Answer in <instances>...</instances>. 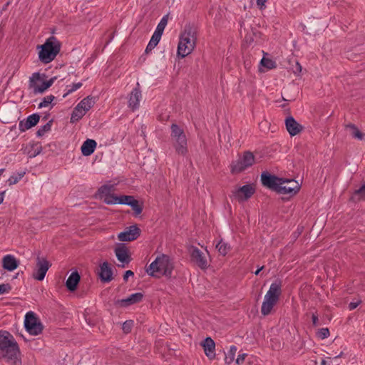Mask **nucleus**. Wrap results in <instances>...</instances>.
<instances>
[{
    "label": "nucleus",
    "instance_id": "nucleus-53",
    "mask_svg": "<svg viewBox=\"0 0 365 365\" xmlns=\"http://www.w3.org/2000/svg\"><path fill=\"white\" fill-rule=\"evenodd\" d=\"M263 268H264V267H263V266H262V267H261L260 268H259L257 270H256V271H255V274L256 275L259 274V273L260 272V271H261V270H262V269H263Z\"/></svg>",
    "mask_w": 365,
    "mask_h": 365
},
{
    "label": "nucleus",
    "instance_id": "nucleus-32",
    "mask_svg": "<svg viewBox=\"0 0 365 365\" xmlns=\"http://www.w3.org/2000/svg\"><path fill=\"white\" fill-rule=\"evenodd\" d=\"M216 248L222 256H225L230 250V245L222 240L216 245Z\"/></svg>",
    "mask_w": 365,
    "mask_h": 365
},
{
    "label": "nucleus",
    "instance_id": "nucleus-36",
    "mask_svg": "<svg viewBox=\"0 0 365 365\" xmlns=\"http://www.w3.org/2000/svg\"><path fill=\"white\" fill-rule=\"evenodd\" d=\"M112 186L104 185L98 189V193L101 199H104L107 195L110 194Z\"/></svg>",
    "mask_w": 365,
    "mask_h": 365
},
{
    "label": "nucleus",
    "instance_id": "nucleus-42",
    "mask_svg": "<svg viewBox=\"0 0 365 365\" xmlns=\"http://www.w3.org/2000/svg\"><path fill=\"white\" fill-rule=\"evenodd\" d=\"M118 204L129 205L135 198L130 195H121L118 197Z\"/></svg>",
    "mask_w": 365,
    "mask_h": 365
},
{
    "label": "nucleus",
    "instance_id": "nucleus-4",
    "mask_svg": "<svg viewBox=\"0 0 365 365\" xmlns=\"http://www.w3.org/2000/svg\"><path fill=\"white\" fill-rule=\"evenodd\" d=\"M281 282L276 281L273 282L264 297V301L261 307V313L264 316L269 315L274 305L279 299L282 293Z\"/></svg>",
    "mask_w": 365,
    "mask_h": 365
},
{
    "label": "nucleus",
    "instance_id": "nucleus-5",
    "mask_svg": "<svg viewBox=\"0 0 365 365\" xmlns=\"http://www.w3.org/2000/svg\"><path fill=\"white\" fill-rule=\"evenodd\" d=\"M41 50L38 52L39 60L43 63L51 62L61 49L60 42L53 36L48 38L46 42L38 46Z\"/></svg>",
    "mask_w": 365,
    "mask_h": 365
},
{
    "label": "nucleus",
    "instance_id": "nucleus-28",
    "mask_svg": "<svg viewBox=\"0 0 365 365\" xmlns=\"http://www.w3.org/2000/svg\"><path fill=\"white\" fill-rule=\"evenodd\" d=\"M351 200L354 201H359L365 200V184L361 185L359 189L354 192Z\"/></svg>",
    "mask_w": 365,
    "mask_h": 365
},
{
    "label": "nucleus",
    "instance_id": "nucleus-48",
    "mask_svg": "<svg viewBox=\"0 0 365 365\" xmlns=\"http://www.w3.org/2000/svg\"><path fill=\"white\" fill-rule=\"evenodd\" d=\"M267 0H257V5L260 10H264L266 8V3Z\"/></svg>",
    "mask_w": 365,
    "mask_h": 365
},
{
    "label": "nucleus",
    "instance_id": "nucleus-45",
    "mask_svg": "<svg viewBox=\"0 0 365 365\" xmlns=\"http://www.w3.org/2000/svg\"><path fill=\"white\" fill-rule=\"evenodd\" d=\"M261 64L269 69L275 67V63L272 60L266 58H263L261 60Z\"/></svg>",
    "mask_w": 365,
    "mask_h": 365
},
{
    "label": "nucleus",
    "instance_id": "nucleus-8",
    "mask_svg": "<svg viewBox=\"0 0 365 365\" xmlns=\"http://www.w3.org/2000/svg\"><path fill=\"white\" fill-rule=\"evenodd\" d=\"M254 163L255 156L253 153L250 151L244 152L237 160L232 161L230 165L231 173L233 174L240 173L251 167Z\"/></svg>",
    "mask_w": 365,
    "mask_h": 365
},
{
    "label": "nucleus",
    "instance_id": "nucleus-40",
    "mask_svg": "<svg viewBox=\"0 0 365 365\" xmlns=\"http://www.w3.org/2000/svg\"><path fill=\"white\" fill-rule=\"evenodd\" d=\"M24 175L25 173L23 172L18 173L17 175H11L7 181L9 185H12L16 184L24 177Z\"/></svg>",
    "mask_w": 365,
    "mask_h": 365
},
{
    "label": "nucleus",
    "instance_id": "nucleus-54",
    "mask_svg": "<svg viewBox=\"0 0 365 365\" xmlns=\"http://www.w3.org/2000/svg\"><path fill=\"white\" fill-rule=\"evenodd\" d=\"M321 365H327V361L325 359H323L321 362Z\"/></svg>",
    "mask_w": 365,
    "mask_h": 365
},
{
    "label": "nucleus",
    "instance_id": "nucleus-9",
    "mask_svg": "<svg viewBox=\"0 0 365 365\" xmlns=\"http://www.w3.org/2000/svg\"><path fill=\"white\" fill-rule=\"evenodd\" d=\"M24 327L27 331L34 336L40 334L43 330V324L33 312L26 313L24 320Z\"/></svg>",
    "mask_w": 365,
    "mask_h": 365
},
{
    "label": "nucleus",
    "instance_id": "nucleus-26",
    "mask_svg": "<svg viewBox=\"0 0 365 365\" xmlns=\"http://www.w3.org/2000/svg\"><path fill=\"white\" fill-rule=\"evenodd\" d=\"M94 101L92 97L87 96L83 98L77 106L80 109L85 110L86 113L93 106Z\"/></svg>",
    "mask_w": 365,
    "mask_h": 365
},
{
    "label": "nucleus",
    "instance_id": "nucleus-55",
    "mask_svg": "<svg viewBox=\"0 0 365 365\" xmlns=\"http://www.w3.org/2000/svg\"><path fill=\"white\" fill-rule=\"evenodd\" d=\"M343 355V352H341L339 355H337L335 358L337 359V358H339L341 357V356Z\"/></svg>",
    "mask_w": 365,
    "mask_h": 365
},
{
    "label": "nucleus",
    "instance_id": "nucleus-39",
    "mask_svg": "<svg viewBox=\"0 0 365 365\" xmlns=\"http://www.w3.org/2000/svg\"><path fill=\"white\" fill-rule=\"evenodd\" d=\"M51 122L50 121V122L46 123L44 125L39 128V129L36 132V135L38 137L43 136L46 133H47L48 131H49L51 130Z\"/></svg>",
    "mask_w": 365,
    "mask_h": 365
},
{
    "label": "nucleus",
    "instance_id": "nucleus-15",
    "mask_svg": "<svg viewBox=\"0 0 365 365\" xmlns=\"http://www.w3.org/2000/svg\"><path fill=\"white\" fill-rule=\"evenodd\" d=\"M254 193L255 188L252 185L250 184L243 185L233 192L235 197L239 201H245L248 200Z\"/></svg>",
    "mask_w": 365,
    "mask_h": 365
},
{
    "label": "nucleus",
    "instance_id": "nucleus-25",
    "mask_svg": "<svg viewBox=\"0 0 365 365\" xmlns=\"http://www.w3.org/2000/svg\"><path fill=\"white\" fill-rule=\"evenodd\" d=\"M96 142L92 139H87L81 146V153L84 156L91 155L95 150Z\"/></svg>",
    "mask_w": 365,
    "mask_h": 365
},
{
    "label": "nucleus",
    "instance_id": "nucleus-33",
    "mask_svg": "<svg viewBox=\"0 0 365 365\" xmlns=\"http://www.w3.org/2000/svg\"><path fill=\"white\" fill-rule=\"evenodd\" d=\"M85 110L80 109L78 106H76L71 114V121L72 123L78 121L81 119L85 115Z\"/></svg>",
    "mask_w": 365,
    "mask_h": 365
},
{
    "label": "nucleus",
    "instance_id": "nucleus-6",
    "mask_svg": "<svg viewBox=\"0 0 365 365\" xmlns=\"http://www.w3.org/2000/svg\"><path fill=\"white\" fill-rule=\"evenodd\" d=\"M170 129L171 140L175 152L185 155L187 153V140L183 129L175 123L171 125Z\"/></svg>",
    "mask_w": 365,
    "mask_h": 365
},
{
    "label": "nucleus",
    "instance_id": "nucleus-52",
    "mask_svg": "<svg viewBox=\"0 0 365 365\" xmlns=\"http://www.w3.org/2000/svg\"><path fill=\"white\" fill-rule=\"evenodd\" d=\"M6 191L0 192V205L3 202Z\"/></svg>",
    "mask_w": 365,
    "mask_h": 365
},
{
    "label": "nucleus",
    "instance_id": "nucleus-17",
    "mask_svg": "<svg viewBox=\"0 0 365 365\" xmlns=\"http://www.w3.org/2000/svg\"><path fill=\"white\" fill-rule=\"evenodd\" d=\"M285 125L287 130L291 136L299 134L304 128L292 116H289L285 119Z\"/></svg>",
    "mask_w": 365,
    "mask_h": 365
},
{
    "label": "nucleus",
    "instance_id": "nucleus-16",
    "mask_svg": "<svg viewBox=\"0 0 365 365\" xmlns=\"http://www.w3.org/2000/svg\"><path fill=\"white\" fill-rule=\"evenodd\" d=\"M142 98L141 91L138 87L134 88L130 93L128 98V107L132 111L138 109Z\"/></svg>",
    "mask_w": 365,
    "mask_h": 365
},
{
    "label": "nucleus",
    "instance_id": "nucleus-46",
    "mask_svg": "<svg viewBox=\"0 0 365 365\" xmlns=\"http://www.w3.org/2000/svg\"><path fill=\"white\" fill-rule=\"evenodd\" d=\"M11 290V287L9 284H0V295L9 293Z\"/></svg>",
    "mask_w": 365,
    "mask_h": 365
},
{
    "label": "nucleus",
    "instance_id": "nucleus-7",
    "mask_svg": "<svg viewBox=\"0 0 365 365\" xmlns=\"http://www.w3.org/2000/svg\"><path fill=\"white\" fill-rule=\"evenodd\" d=\"M46 75L38 72L34 73L29 78V87L32 89L34 94L43 93L54 83L56 77L45 81Z\"/></svg>",
    "mask_w": 365,
    "mask_h": 365
},
{
    "label": "nucleus",
    "instance_id": "nucleus-19",
    "mask_svg": "<svg viewBox=\"0 0 365 365\" xmlns=\"http://www.w3.org/2000/svg\"><path fill=\"white\" fill-rule=\"evenodd\" d=\"M115 254L118 261L123 263H129L130 261L128 250L125 244H118L115 248Z\"/></svg>",
    "mask_w": 365,
    "mask_h": 365
},
{
    "label": "nucleus",
    "instance_id": "nucleus-41",
    "mask_svg": "<svg viewBox=\"0 0 365 365\" xmlns=\"http://www.w3.org/2000/svg\"><path fill=\"white\" fill-rule=\"evenodd\" d=\"M118 196H115L113 194H110L109 195H107L104 199L103 201L107 205H114V204H118Z\"/></svg>",
    "mask_w": 365,
    "mask_h": 365
},
{
    "label": "nucleus",
    "instance_id": "nucleus-27",
    "mask_svg": "<svg viewBox=\"0 0 365 365\" xmlns=\"http://www.w3.org/2000/svg\"><path fill=\"white\" fill-rule=\"evenodd\" d=\"M168 21V15L167 14V15H165L161 19V20L160 21V22L158 23V24L155 29V31H154V34H155L160 36H162L164 29H165V26H167Z\"/></svg>",
    "mask_w": 365,
    "mask_h": 365
},
{
    "label": "nucleus",
    "instance_id": "nucleus-44",
    "mask_svg": "<svg viewBox=\"0 0 365 365\" xmlns=\"http://www.w3.org/2000/svg\"><path fill=\"white\" fill-rule=\"evenodd\" d=\"M133 325V321L128 320L125 321L122 325V329L124 333L128 334L131 331Z\"/></svg>",
    "mask_w": 365,
    "mask_h": 365
},
{
    "label": "nucleus",
    "instance_id": "nucleus-37",
    "mask_svg": "<svg viewBox=\"0 0 365 365\" xmlns=\"http://www.w3.org/2000/svg\"><path fill=\"white\" fill-rule=\"evenodd\" d=\"M54 99L55 96L53 95H49L44 97L42 101L38 104V108H42L48 106Z\"/></svg>",
    "mask_w": 365,
    "mask_h": 365
},
{
    "label": "nucleus",
    "instance_id": "nucleus-11",
    "mask_svg": "<svg viewBox=\"0 0 365 365\" xmlns=\"http://www.w3.org/2000/svg\"><path fill=\"white\" fill-rule=\"evenodd\" d=\"M261 181L263 185L278 192L280 184H285L284 178H278L275 175H272L267 172H264L261 174Z\"/></svg>",
    "mask_w": 365,
    "mask_h": 365
},
{
    "label": "nucleus",
    "instance_id": "nucleus-1",
    "mask_svg": "<svg viewBox=\"0 0 365 365\" xmlns=\"http://www.w3.org/2000/svg\"><path fill=\"white\" fill-rule=\"evenodd\" d=\"M0 358L9 365H22L21 351L14 336L8 331H0Z\"/></svg>",
    "mask_w": 365,
    "mask_h": 365
},
{
    "label": "nucleus",
    "instance_id": "nucleus-31",
    "mask_svg": "<svg viewBox=\"0 0 365 365\" xmlns=\"http://www.w3.org/2000/svg\"><path fill=\"white\" fill-rule=\"evenodd\" d=\"M160 38H161V36L153 33V34L151 37V39L150 40L147 47L145 48V52L149 53L150 51H152L158 45Z\"/></svg>",
    "mask_w": 365,
    "mask_h": 365
},
{
    "label": "nucleus",
    "instance_id": "nucleus-38",
    "mask_svg": "<svg viewBox=\"0 0 365 365\" xmlns=\"http://www.w3.org/2000/svg\"><path fill=\"white\" fill-rule=\"evenodd\" d=\"M129 206L132 207L134 210L135 215H140L143 211V207L139 205V202L137 200L134 199L131 202H130Z\"/></svg>",
    "mask_w": 365,
    "mask_h": 365
},
{
    "label": "nucleus",
    "instance_id": "nucleus-13",
    "mask_svg": "<svg viewBox=\"0 0 365 365\" xmlns=\"http://www.w3.org/2000/svg\"><path fill=\"white\" fill-rule=\"evenodd\" d=\"M140 233V230L136 225L127 227L123 232H120L118 238L120 241H133L136 240Z\"/></svg>",
    "mask_w": 365,
    "mask_h": 365
},
{
    "label": "nucleus",
    "instance_id": "nucleus-51",
    "mask_svg": "<svg viewBox=\"0 0 365 365\" xmlns=\"http://www.w3.org/2000/svg\"><path fill=\"white\" fill-rule=\"evenodd\" d=\"M133 272H132L131 270H127L123 275V279L125 281H127L128 278L130 276H133Z\"/></svg>",
    "mask_w": 365,
    "mask_h": 365
},
{
    "label": "nucleus",
    "instance_id": "nucleus-22",
    "mask_svg": "<svg viewBox=\"0 0 365 365\" xmlns=\"http://www.w3.org/2000/svg\"><path fill=\"white\" fill-rule=\"evenodd\" d=\"M202 346L205 351V355L210 359H212L215 357V341L210 338L207 337L203 343Z\"/></svg>",
    "mask_w": 365,
    "mask_h": 365
},
{
    "label": "nucleus",
    "instance_id": "nucleus-20",
    "mask_svg": "<svg viewBox=\"0 0 365 365\" xmlns=\"http://www.w3.org/2000/svg\"><path fill=\"white\" fill-rule=\"evenodd\" d=\"M99 277L105 282H110L113 279V271L109 264L104 262L100 266Z\"/></svg>",
    "mask_w": 365,
    "mask_h": 365
},
{
    "label": "nucleus",
    "instance_id": "nucleus-2",
    "mask_svg": "<svg viewBox=\"0 0 365 365\" xmlns=\"http://www.w3.org/2000/svg\"><path fill=\"white\" fill-rule=\"evenodd\" d=\"M174 268L173 262L168 255L162 254L158 256L146 268L148 275L160 278L162 276L171 277Z\"/></svg>",
    "mask_w": 365,
    "mask_h": 365
},
{
    "label": "nucleus",
    "instance_id": "nucleus-49",
    "mask_svg": "<svg viewBox=\"0 0 365 365\" xmlns=\"http://www.w3.org/2000/svg\"><path fill=\"white\" fill-rule=\"evenodd\" d=\"M361 300L350 302L349 304V310H354V309H356L361 304Z\"/></svg>",
    "mask_w": 365,
    "mask_h": 365
},
{
    "label": "nucleus",
    "instance_id": "nucleus-34",
    "mask_svg": "<svg viewBox=\"0 0 365 365\" xmlns=\"http://www.w3.org/2000/svg\"><path fill=\"white\" fill-rule=\"evenodd\" d=\"M42 150V147L39 143H34L31 145V150L28 152L29 158L37 156Z\"/></svg>",
    "mask_w": 365,
    "mask_h": 365
},
{
    "label": "nucleus",
    "instance_id": "nucleus-43",
    "mask_svg": "<svg viewBox=\"0 0 365 365\" xmlns=\"http://www.w3.org/2000/svg\"><path fill=\"white\" fill-rule=\"evenodd\" d=\"M329 330L328 328H321L317 332V336L321 339H327L329 336Z\"/></svg>",
    "mask_w": 365,
    "mask_h": 365
},
{
    "label": "nucleus",
    "instance_id": "nucleus-10",
    "mask_svg": "<svg viewBox=\"0 0 365 365\" xmlns=\"http://www.w3.org/2000/svg\"><path fill=\"white\" fill-rule=\"evenodd\" d=\"M187 250L192 262L202 269H206L208 267L207 257L199 248L192 245L188 247Z\"/></svg>",
    "mask_w": 365,
    "mask_h": 365
},
{
    "label": "nucleus",
    "instance_id": "nucleus-50",
    "mask_svg": "<svg viewBox=\"0 0 365 365\" xmlns=\"http://www.w3.org/2000/svg\"><path fill=\"white\" fill-rule=\"evenodd\" d=\"M312 319L313 325L314 327L318 326L319 325V319H318L317 314H313L312 317Z\"/></svg>",
    "mask_w": 365,
    "mask_h": 365
},
{
    "label": "nucleus",
    "instance_id": "nucleus-35",
    "mask_svg": "<svg viewBox=\"0 0 365 365\" xmlns=\"http://www.w3.org/2000/svg\"><path fill=\"white\" fill-rule=\"evenodd\" d=\"M83 86L81 82L73 83L72 85L66 86V92L63 94V98H66L68 95L79 89Z\"/></svg>",
    "mask_w": 365,
    "mask_h": 365
},
{
    "label": "nucleus",
    "instance_id": "nucleus-29",
    "mask_svg": "<svg viewBox=\"0 0 365 365\" xmlns=\"http://www.w3.org/2000/svg\"><path fill=\"white\" fill-rule=\"evenodd\" d=\"M346 129L350 130V134L353 138H356L358 140H362L364 138V134L357 128V127L354 124H349L346 125Z\"/></svg>",
    "mask_w": 365,
    "mask_h": 365
},
{
    "label": "nucleus",
    "instance_id": "nucleus-18",
    "mask_svg": "<svg viewBox=\"0 0 365 365\" xmlns=\"http://www.w3.org/2000/svg\"><path fill=\"white\" fill-rule=\"evenodd\" d=\"M40 119V116L37 113H34L26 119L21 120L19 123V129L21 132H24L33 126L36 125Z\"/></svg>",
    "mask_w": 365,
    "mask_h": 365
},
{
    "label": "nucleus",
    "instance_id": "nucleus-3",
    "mask_svg": "<svg viewBox=\"0 0 365 365\" xmlns=\"http://www.w3.org/2000/svg\"><path fill=\"white\" fill-rule=\"evenodd\" d=\"M197 35L194 29L191 26H185L180 34L178 46V55L185 58L192 53L196 45Z\"/></svg>",
    "mask_w": 365,
    "mask_h": 365
},
{
    "label": "nucleus",
    "instance_id": "nucleus-47",
    "mask_svg": "<svg viewBox=\"0 0 365 365\" xmlns=\"http://www.w3.org/2000/svg\"><path fill=\"white\" fill-rule=\"evenodd\" d=\"M247 356V354L245 353L240 354L235 360L236 364L237 365H242L244 363Z\"/></svg>",
    "mask_w": 365,
    "mask_h": 365
},
{
    "label": "nucleus",
    "instance_id": "nucleus-56",
    "mask_svg": "<svg viewBox=\"0 0 365 365\" xmlns=\"http://www.w3.org/2000/svg\"><path fill=\"white\" fill-rule=\"evenodd\" d=\"M4 171V169H0V175H1Z\"/></svg>",
    "mask_w": 365,
    "mask_h": 365
},
{
    "label": "nucleus",
    "instance_id": "nucleus-21",
    "mask_svg": "<svg viewBox=\"0 0 365 365\" xmlns=\"http://www.w3.org/2000/svg\"><path fill=\"white\" fill-rule=\"evenodd\" d=\"M143 294L140 292H137L130 294L125 299H122L117 301V304L121 307H128L129 305L138 303L143 299Z\"/></svg>",
    "mask_w": 365,
    "mask_h": 365
},
{
    "label": "nucleus",
    "instance_id": "nucleus-23",
    "mask_svg": "<svg viewBox=\"0 0 365 365\" xmlns=\"http://www.w3.org/2000/svg\"><path fill=\"white\" fill-rule=\"evenodd\" d=\"M3 267L8 271H13L19 266L18 260L11 255H7L2 259Z\"/></svg>",
    "mask_w": 365,
    "mask_h": 365
},
{
    "label": "nucleus",
    "instance_id": "nucleus-12",
    "mask_svg": "<svg viewBox=\"0 0 365 365\" xmlns=\"http://www.w3.org/2000/svg\"><path fill=\"white\" fill-rule=\"evenodd\" d=\"M50 267L51 264L47 259L38 257L36 269L33 273V277L38 281H42Z\"/></svg>",
    "mask_w": 365,
    "mask_h": 365
},
{
    "label": "nucleus",
    "instance_id": "nucleus-24",
    "mask_svg": "<svg viewBox=\"0 0 365 365\" xmlns=\"http://www.w3.org/2000/svg\"><path fill=\"white\" fill-rule=\"evenodd\" d=\"M80 279L81 277L78 272H72L66 282L67 289L71 292L75 291Z\"/></svg>",
    "mask_w": 365,
    "mask_h": 365
},
{
    "label": "nucleus",
    "instance_id": "nucleus-14",
    "mask_svg": "<svg viewBox=\"0 0 365 365\" xmlns=\"http://www.w3.org/2000/svg\"><path fill=\"white\" fill-rule=\"evenodd\" d=\"M284 180L285 183H287V185L280 184L278 190V193L289 194L291 195L297 194L300 189V185L298 184V182L293 180Z\"/></svg>",
    "mask_w": 365,
    "mask_h": 365
},
{
    "label": "nucleus",
    "instance_id": "nucleus-30",
    "mask_svg": "<svg viewBox=\"0 0 365 365\" xmlns=\"http://www.w3.org/2000/svg\"><path fill=\"white\" fill-rule=\"evenodd\" d=\"M237 350V349L236 346L232 345L230 346L228 352L227 354H225V362L226 364L230 365V364H232L233 362L235 357Z\"/></svg>",
    "mask_w": 365,
    "mask_h": 365
}]
</instances>
